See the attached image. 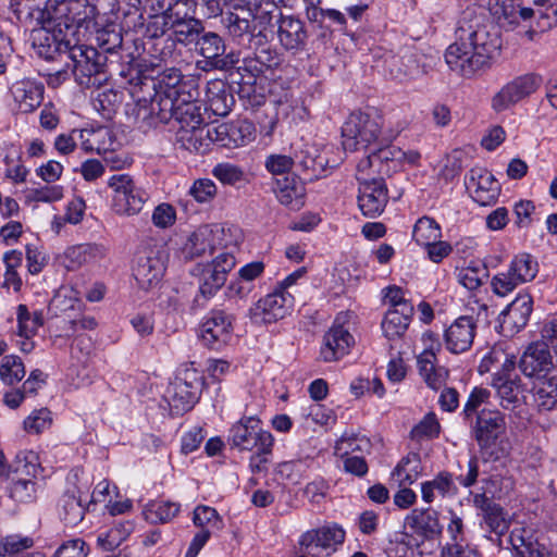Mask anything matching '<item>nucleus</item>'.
Returning a JSON list of instances; mask_svg holds the SVG:
<instances>
[{"instance_id": "obj_1", "label": "nucleus", "mask_w": 557, "mask_h": 557, "mask_svg": "<svg viewBox=\"0 0 557 557\" xmlns=\"http://www.w3.org/2000/svg\"><path fill=\"white\" fill-rule=\"evenodd\" d=\"M500 46L486 9L468 7L457 22L455 41L446 49L445 61L451 71L471 78L491 67Z\"/></svg>"}, {"instance_id": "obj_2", "label": "nucleus", "mask_w": 557, "mask_h": 557, "mask_svg": "<svg viewBox=\"0 0 557 557\" xmlns=\"http://www.w3.org/2000/svg\"><path fill=\"white\" fill-rule=\"evenodd\" d=\"M180 70L170 69L157 78L141 81L135 106L128 112L137 126L144 131L166 124L173 119L175 103L184 95L193 94L187 90Z\"/></svg>"}, {"instance_id": "obj_3", "label": "nucleus", "mask_w": 557, "mask_h": 557, "mask_svg": "<svg viewBox=\"0 0 557 557\" xmlns=\"http://www.w3.org/2000/svg\"><path fill=\"white\" fill-rule=\"evenodd\" d=\"M69 12L70 2L66 0H47L44 8H28L25 18L34 20L40 26L32 32V45L40 58L53 60L57 55H66L70 41L63 39L61 30L57 34L48 26H60Z\"/></svg>"}, {"instance_id": "obj_4", "label": "nucleus", "mask_w": 557, "mask_h": 557, "mask_svg": "<svg viewBox=\"0 0 557 557\" xmlns=\"http://www.w3.org/2000/svg\"><path fill=\"white\" fill-rule=\"evenodd\" d=\"M522 356L506 355L500 369L493 373L491 386L495 389L499 406L520 418L522 401Z\"/></svg>"}, {"instance_id": "obj_5", "label": "nucleus", "mask_w": 557, "mask_h": 557, "mask_svg": "<svg viewBox=\"0 0 557 557\" xmlns=\"http://www.w3.org/2000/svg\"><path fill=\"white\" fill-rule=\"evenodd\" d=\"M203 386V375L194 367V363L185 364L178 369L163 397L173 414H182L193 409L198 403Z\"/></svg>"}, {"instance_id": "obj_6", "label": "nucleus", "mask_w": 557, "mask_h": 557, "mask_svg": "<svg viewBox=\"0 0 557 557\" xmlns=\"http://www.w3.org/2000/svg\"><path fill=\"white\" fill-rule=\"evenodd\" d=\"M66 57L71 60L72 73L76 83L90 88L100 86L107 57L94 47L85 45L70 46Z\"/></svg>"}, {"instance_id": "obj_7", "label": "nucleus", "mask_w": 557, "mask_h": 557, "mask_svg": "<svg viewBox=\"0 0 557 557\" xmlns=\"http://www.w3.org/2000/svg\"><path fill=\"white\" fill-rule=\"evenodd\" d=\"M108 187L112 189V209L119 215L138 214L148 200V194L128 174L112 175Z\"/></svg>"}, {"instance_id": "obj_8", "label": "nucleus", "mask_w": 557, "mask_h": 557, "mask_svg": "<svg viewBox=\"0 0 557 557\" xmlns=\"http://www.w3.org/2000/svg\"><path fill=\"white\" fill-rule=\"evenodd\" d=\"M381 117L364 112H352L342 127L343 147L347 151L367 148L381 133Z\"/></svg>"}, {"instance_id": "obj_9", "label": "nucleus", "mask_w": 557, "mask_h": 557, "mask_svg": "<svg viewBox=\"0 0 557 557\" xmlns=\"http://www.w3.org/2000/svg\"><path fill=\"white\" fill-rule=\"evenodd\" d=\"M228 443L240 451H253L258 447L273 446L274 438L269 431L261 426V421L247 417L236 422L228 432Z\"/></svg>"}, {"instance_id": "obj_10", "label": "nucleus", "mask_w": 557, "mask_h": 557, "mask_svg": "<svg viewBox=\"0 0 557 557\" xmlns=\"http://www.w3.org/2000/svg\"><path fill=\"white\" fill-rule=\"evenodd\" d=\"M294 306V297L290 293H281L274 289L272 293L253 302L248 309V318L256 325L275 323L284 319Z\"/></svg>"}, {"instance_id": "obj_11", "label": "nucleus", "mask_w": 557, "mask_h": 557, "mask_svg": "<svg viewBox=\"0 0 557 557\" xmlns=\"http://www.w3.org/2000/svg\"><path fill=\"white\" fill-rule=\"evenodd\" d=\"M384 67L391 78L405 83L429 74L433 65L425 55L406 51L404 54L387 55L384 59Z\"/></svg>"}, {"instance_id": "obj_12", "label": "nucleus", "mask_w": 557, "mask_h": 557, "mask_svg": "<svg viewBox=\"0 0 557 557\" xmlns=\"http://www.w3.org/2000/svg\"><path fill=\"white\" fill-rule=\"evenodd\" d=\"M164 271L163 253L160 249L148 247L137 251L133 275L140 288L148 290L156 287Z\"/></svg>"}, {"instance_id": "obj_13", "label": "nucleus", "mask_w": 557, "mask_h": 557, "mask_svg": "<svg viewBox=\"0 0 557 557\" xmlns=\"http://www.w3.org/2000/svg\"><path fill=\"white\" fill-rule=\"evenodd\" d=\"M233 320L224 309H212L200 326L199 336L203 344L215 350L225 346L232 337Z\"/></svg>"}, {"instance_id": "obj_14", "label": "nucleus", "mask_w": 557, "mask_h": 557, "mask_svg": "<svg viewBox=\"0 0 557 557\" xmlns=\"http://www.w3.org/2000/svg\"><path fill=\"white\" fill-rule=\"evenodd\" d=\"M210 143L225 148L246 146L255 139V126L247 120H237L208 127Z\"/></svg>"}, {"instance_id": "obj_15", "label": "nucleus", "mask_w": 557, "mask_h": 557, "mask_svg": "<svg viewBox=\"0 0 557 557\" xmlns=\"http://www.w3.org/2000/svg\"><path fill=\"white\" fill-rule=\"evenodd\" d=\"M465 185L471 198L481 206L494 205L500 194L497 180L482 166H474L469 171Z\"/></svg>"}, {"instance_id": "obj_16", "label": "nucleus", "mask_w": 557, "mask_h": 557, "mask_svg": "<svg viewBox=\"0 0 557 557\" xmlns=\"http://www.w3.org/2000/svg\"><path fill=\"white\" fill-rule=\"evenodd\" d=\"M535 8H524V34L532 41L557 25V0H533Z\"/></svg>"}, {"instance_id": "obj_17", "label": "nucleus", "mask_w": 557, "mask_h": 557, "mask_svg": "<svg viewBox=\"0 0 557 557\" xmlns=\"http://www.w3.org/2000/svg\"><path fill=\"white\" fill-rule=\"evenodd\" d=\"M387 202L388 189L382 177L360 181L358 207L364 216L376 218L381 215Z\"/></svg>"}, {"instance_id": "obj_18", "label": "nucleus", "mask_w": 557, "mask_h": 557, "mask_svg": "<svg viewBox=\"0 0 557 557\" xmlns=\"http://www.w3.org/2000/svg\"><path fill=\"white\" fill-rule=\"evenodd\" d=\"M345 531L337 527H324L304 533L299 540L300 550L310 556H320L324 550L342 544Z\"/></svg>"}, {"instance_id": "obj_19", "label": "nucleus", "mask_w": 557, "mask_h": 557, "mask_svg": "<svg viewBox=\"0 0 557 557\" xmlns=\"http://www.w3.org/2000/svg\"><path fill=\"white\" fill-rule=\"evenodd\" d=\"M505 425L503 413L497 409H482L470 424L474 438L481 447L496 441Z\"/></svg>"}, {"instance_id": "obj_20", "label": "nucleus", "mask_w": 557, "mask_h": 557, "mask_svg": "<svg viewBox=\"0 0 557 557\" xmlns=\"http://www.w3.org/2000/svg\"><path fill=\"white\" fill-rule=\"evenodd\" d=\"M354 336L336 322L324 334L320 357L324 362H334L346 356L354 345Z\"/></svg>"}, {"instance_id": "obj_21", "label": "nucleus", "mask_w": 557, "mask_h": 557, "mask_svg": "<svg viewBox=\"0 0 557 557\" xmlns=\"http://www.w3.org/2000/svg\"><path fill=\"white\" fill-rule=\"evenodd\" d=\"M475 330L476 324L472 317L458 318L445 331L446 348L453 354L468 350L472 346Z\"/></svg>"}, {"instance_id": "obj_22", "label": "nucleus", "mask_w": 557, "mask_h": 557, "mask_svg": "<svg viewBox=\"0 0 557 557\" xmlns=\"http://www.w3.org/2000/svg\"><path fill=\"white\" fill-rule=\"evenodd\" d=\"M107 249L98 244H81L65 249L61 256V263L69 270L75 271L81 267L102 260Z\"/></svg>"}, {"instance_id": "obj_23", "label": "nucleus", "mask_w": 557, "mask_h": 557, "mask_svg": "<svg viewBox=\"0 0 557 557\" xmlns=\"http://www.w3.org/2000/svg\"><path fill=\"white\" fill-rule=\"evenodd\" d=\"M307 32L304 22L294 15H280L277 20V38L287 50L299 49L305 46Z\"/></svg>"}, {"instance_id": "obj_24", "label": "nucleus", "mask_w": 557, "mask_h": 557, "mask_svg": "<svg viewBox=\"0 0 557 557\" xmlns=\"http://www.w3.org/2000/svg\"><path fill=\"white\" fill-rule=\"evenodd\" d=\"M436 356L432 350H424L417 358L420 376L431 389L438 391L449 376L448 370L436 363Z\"/></svg>"}, {"instance_id": "obj_25", "label": "nucleus", "mask_w": 557, "mask_h": 557, "mask_svg": "<svg viewBox=\"0 0 557 557\" xmlns=\"http://www.w3.org/2000/svg\"><path fill=\"white\" fill-rule=\"evenodd\" d=\"M234 97L230 87L222 79H213L207 83L206 104L214 115L225 116L234 104Z\"/></svg>"}, {"instance_id": "obj_26", "label": "nucleus", "mask_w": 557, "mask_h": 557, "mask_svg": "<svg viewBox=\"0 0 557 557\" xmlns=\"http://www.w3.org/2000/svg\"><path fill=\"white\" fill-rule=\"evenodd\" d=\"M11 92L17 108L23 113L34 111L42 101L44 86L33 81L24 79L14 83Z\"/></svg>"}, {"instance_id": "obj_27", "label": "nucleus", "mask_w": 557, "mask_h": 557, "mask_svg": "<svg viewBox=\"0 0 557 557\" xmlns=\"http://www.w3.org/2000/svg\"><path fill=\"white\" fill-rule=\"evenodd\" d=\"M490 14L493 15L500 27L513 30L520 25L522 18V0H490Z\"/></svg>"}, {"instance_id": "obj_28", "label": "nucleus", "mask_w": 557, "mask_h": 557, "mask_svg": "<svg viewBox=\"0 0 557 557\" xmlns=\"http://www.w3.org/2000/svg\"><path fill=\"white\" fill-rule=\"evenodd\" d=\"M196 96V91L190 95H184L181 101L175 103L173 117L178 123V128L210 127V125L203 122L200 106L195 101Z\"/></svg>"}, {"instance_id": "obj_29", "label": "nucleus", "mask_w": 557, "mask_h": 557, "mask_svg": "<svg viewBox=\"0 0 557 557\" xmlns=\"http://www.w3.org/2000/svg\"><path fill=\"white\" fill-rule=\"evenodd\" d=\"M214 240L215 233L207 225L200 226L183 246V255L186 259L212 256L216 250Z\"/></svg>"}, {"instance_id": "obj_30", "label": "nucleus", "mask_w": 557, "mask_h": 557, "mask_svg": "<svg viewBox=\"0 0 557 557\" xmlns=\"http://www.w3.org/2000/svg\"><path fill=\"white\" fill-rule=\"evenodd\" d=\"M273 190L282 205L294 210H299L305 203L306 189L302 182L296 177L277 178Z\"/></svg>"}, {"instance_id": "obj_31", "label": "nucleus", "mask_w": 557, "mask_h": 557, "mask_svg": "<svg viewBox=\"0 0 557 557\" xmlns=\"http://www.w3.org/2000/svg\"><path fill=\"white\" fill-rule=\"evenodd\" d=\"M530 393L539 410H552L557 405V376L536 375Z\"/></svg>"}, {"instance_id": "obj_32", "label": "nucleus", "mask_w": 557, "mask_h": 557, "mask_svg": "<svg viewBox=\"0 0 557 557\" xmlns=\"http://www.w3.org/2000/svg\"><path fill=\"white\" fill-rule=\"evenodd\" d=\"M196 51L205 58L202 62H198V67L209 70L213 67L216 59L224 54L226 45L224 39L214 32H205L200 35L195 44Z\"/></svg>"}, {"instance_id": "obj_33", "label": "nucleus", "mask_w": 557, "mask_h": 557, "mask_svg": "<svg viewBox=\"0 0 557 557\" xmlns=\"http://www.w3.org/2000/svg\"><path fill=\"white\" fill-rule=\"evenodd\" d=\"M553 357L545 342H535L524 351V375L536 376L540 372L549 371Z\"/></svg>"}, {"instance_id": "obj_34", "label": "nucleus", "mask_w": 557, "mask_h": 557, "mask_svg": "<svg viewBox=\"0 0 557 557\" xmlns=\"http://www.w3.org/2000/svg\"><path fill=\"white\" fill-rule=\"evenodd\" d=\"M412 315L413 313H410L407 306L401 311L387 310L381 322L383 335L389 342L401 339L409 327Z\"/></svg>"}, {"instance_id": "obj_35", "label": "nucleus", "mask_w": 557, "mask_h": 557, "mask_svg": "<svg viewBox=\"0 0 557 557\" xmlns=\"http://www.w3.org/2000/svg\"><path fill=\"white\" fill-rule=\"evenodd\" d=\"M222 24L228 35L238 44L250 42L255 37L256 26L250 17H242L237 13L226 12L222 15Z\"/></svg>"}, {"instance_id": "obj_36", "label": "nucleus", "mask_w": 557, "mask_h": 557, "mask_svg": "<svg viewBox=\"0 0 557 557\" xmlns=\"http://www.w3.org/2000/svg\"><path fill=\"white\" fill-rule=\"evenodd\" d=\"M407 522L418 534L426 539H433L442 532L437 512L431 509L413 510Z\"/></svg>"}, {"instance_id": "obj_37", "label": "nucleus", "mask_w": 557, "mask_h": 557, "mask_svg": "<svg viewBox=\"0 0 557 557\" xmlns=\"http://www.w3.org/2000/svg\"><path fill=\"white\" fill-rule=\"evenodd\" d=\"M207 132L208 127L178 128L176 131L175 141L185 150L205 152L211 144Z\"/></svg>"}, {"instance_id": "obj_38", "label": "nucleus", "mask_w": 557, "mask_h": 557, "mask_svg": "<svg viewBox=\"0 0 557 557\" xmlns=\"http://www.w3.org/2000/svg\"><path fill=\"white\" fill-rule=\"evenodd\" d=\"M457 488L449 472H440L433 480L426 481L421 485L422 499L432 503L435 499V493L442 496L456 494Z\"/></svg>"}, {"instance_id": "obj_39", "label": "nucleus", "mask_w": 557, "mask_h": 557, "mask_svg": "<svg viewBox=\"0 0 557 557\" xmlns=\"http://www.w3.org/2000/svg\"><path fill=\"white\" fill-rule=\"evenodd\" d=\"M234 9L246 10L250 21L256 26L255 37H265L264 32L272 24V10L262 8L260 1L255 0L253 2L247 1L244 4H235Z\"/></svg>"}, {"instance_id": "obj_40", "label": "nucleus", "mask_w": 557, "mask_h": 557, "mask_svg": "<svg viewBox=\"0 0 557 557\" xmlns=\"http://www.w3.org/2000/svg\"><path fill=\"white\" fill-rule=\"evenodd\" d=\"M520 270V264L515 259L506 272L495 275L492 280L494 293L503 297L511 293L522 282Z\"/></svg>"}, {"instance_id": "obj_41", "label": "nucleus", "mask_w": 557, "mask_h": 557, "mask_svg": "<svg viewBox=\"0 0 557 557\" xmlns=\"http://www.w3.org/2000/svg\"><path fill=\"white\" fill-rule=\"evenodd\" d=\"M371 442L364 435L354 432H345L335 444V454L341 457L354 456V453H367L371 450Z\"/></svg>"}, {"instance_id": "obj_42", "label": "nucleus", "mask_w": 557, "mask_h": 557, "mask_svg": "<svg viewBox=\"0 0 557 557\" xmlns=\"http://www.w3.org/2000/svg\"><path fill=\"white\" fill-rule=\"evenodd\" d=\"M61 518L69 525H77L85 516L86 507L83 505L82 497L74 493H65L61 500Z\"/></svg>"}, {"instance_id": "obj_43", "label": "nucleus", "mask_w": 557, "mask_h": 557, "mask_svg": "<svg viewBox=\"0 0 557 557\" xmlns=\"http://www.w3.org/2000/svg\"><path fill=\"white\" fill-rule=\"evenodd\" d=\"M133 530L134 525L128 521L117 523L108 531L100 533L97 543L103 550L111 552L119 547L131 535Z\"/></svg>"}, {"instance_id": "obj_44", "label": "nucleus", "mask_w": 557, "mask_h": 557, "mask_svg": "<svg viewBox=\"0 0 557 557\" xmlns=\"http://www.w3.org/2000/svg\"><path fill=\"white\" fill-rule=\"evenodd\" d=\"M181 506L170 500H154L145 509L146 520L150 523H166L180 512Z\"/></svg>"}, {"instance_id": "obj_45", "label": "nucleus", "mask_w": 557, "mask_h": 557, "mask_svg": "<svg viewBox=\"0 0 557 557\" xmlns=\"http://www.w3.org/2000/svg\"><path fill=\"white\" fill-rule=\"evenodd\" d=\"M521 98L522 78L518 77L505 85L500 91L494 96L492 107L495 111L500 112L519 102Z\"/></svg>"}, {"instance_id": "obj_46", "label": "nucleus", "mask_w": 557, "mask_h": 557, "mask_svg": "<svg viewBox=\"0 0 557 557\" xmlns=\"http://www.w3.org/2000/svg\"><path fill=\"white\" fill-rule=\"evenodd\" d=\"M458 282L469 290L478 289L487 278L488 270L480 261H472L457 273Z\"/></svg>"}, {"instance_id": "obj_47", "label": "nucleus", "mask_w": 557, "mask_h": 557, "mask_svg": "<svg viewBox=\"0 0 557 557\" xmlns=\"http://www.w3.org/2000/svg\"><path fill=\"white\" fill-rule=\"evenodd\" d=\"M440 225L429 216L420 218L413 227L412 238L420 246H428L441 238Z\"/></svg>"}, {"instance_id": "obj_48", "label": "nucleus", "mask_w": 557, "mask_h": 557, "mask_svg": "<svg viewBox=\"0 0 557 557\" xmlns=\"http://www.w3.org/2000/svg\"><path fill=\"white\" fill-rule=\"evenodd\" d=\"M26 374L22 359L15 355L4 356L0 363V380L5 385L21 382Z\"/></svg>"}, {"instance_id": "obj_49", "label": "nucleus", "mask_w": 557, "mask_h": 557, "mask_svg": "<svg viewBox=\"0 0 557 557\" xmlns=\"http://www.w3.org/2000/svg\"><path fill=\"white\" fill-rule=\"evenodd\" d=\"M519 297L520 295L518 294L515 300L507 305L499 314V329L504 336L513 337L521 331V325L518 321L522 318V312L520 308L517 307Z\"/></svg>"}, {"instance_id": "obj_50", "label": "nucleus", "mask_w": 557, "mask_h": 557, "mask_svg": "<svg viewBox=\"0 0 557 557\" xmlns=\"http://www.w3.org/2000/svg\"><path fill=\"white\" fill-rule=\"evenodd\" d=\"M17 334L21 337L30 338L44 325V314L40 311H35L30 314L25 305H20L17 307Z\"/></svg>"}, {"instance_id": "obj_51", "label": "nucleus", "mask_w": 557, "mask_h": 557, "mask_svg": "<svg viewBox=\"0 0 557 557\" xmlns=\"http://www.w3.org/2000/svg\"><path fill=\"white\" fill-rule=\"evenodd\" d=\"M203 30L202 22L190 16L173 29V40L184 46H189L197 42Z\"/></svg>"}, {"instance_id": "obj_52", "label": "nucleus", "mask_w": 557, "mask_h": 557, "mask_svg": "<svg viewBox=\"0 0 557 557\" xmlns=\"http://www.w3.org/2000/svg\"><path fill=\"white\" fill-rule=\"evenodd\" d=\"M420 473V457L416 453H410L404 457L394 469L393 474L397 476L400 484H412Z\"/></svg>"}, {"instance_id": "obj_53", "label": "nucleus", "mask_w": 557, "mask_h": 557, "mask_svg": "<svg viewBox=\"0 0 557 557\" xmlns=\"http://www.w3.org/2000/svg\"><path fill=\"white\" fill-rule=\"evenodd\" d=\"M193 522L200 530H208L210 533L218 532L223 528L218 511L209 506H197L194 510Z\"/></svg>"}, {"instance_id": "obj_54", "label": "nucleus", "mask_w": 557, "mask_h": 557, "mask_svg": "<svg viewBox=\"0 0 557 557\" xmlns=\"http://www.w3.org/2000/svg\"><path fill=\"white\" fill-rule=\"evenodd\" d=\"M30 476L13 478L8 487L9 496L20 503H28L35 498L36 483Z\"/></svg>"}, {"instance_id": "obj_55", "label": "nucleus", "mask_w": 557, "mask_h": 557, "mask_svg": "<svg viewBox=\"0 0 557 557\" xmlns=\"http://www.w3.org/2000/svg\"><path fill=\"white\" fill-rule=\"evenodd\" d=\"M491 395V391L482 386H475L471 391L461 412L467 423L472 424V420L480 412L478 411L479 407L488 403Z\"/></svg>"}, {"instance_id": "obj_56", "label": "nucleus", "mask_w": 557, "mask_h": 557, "mask_svg": "<svg viewBox=\"0 0 557 557\" xmlns=\"http://www.w3.org/2000/svg\"><path fill=\"white\" fill-rule=\"evenodd\" d=\"M40 470L38 455L33 450H21L13 462V471L16 474L35 478Z\"/></svg>"}, {"instance_id": "obj_57", "label": "nucleus", "mask_w": 557, "mask_h": 557, "mask_svg": "<svg viewBox=\"0 0 557 557\" xmlns=\"http://www.w3.org/2000/svg\"><path fill=\"white\" fill-rule=\"evenodd\" d=\"M225 282L226 278L222 274L206 264L199 277V290L203 297L209 298L212 297Z\"/></svg>"}, {"instance_id": "obj_58", "label": "nucleus", "mask_w": 557, "mask_h": 557, "mask_svg": "<svg viewBox=\"0 0 557 557\" xmlns=\"http://www.w3.org/2000/svg\"><path fill=\"white\" fill-rule=\"evenodd\" d=\"M212 175L224 185L234 186L245 180L244 170L233 163H218L212 169Z\"/></svg>"}, {"instance_id": "obj_59", "label": "nucleus", "mask_w": 557, "mask_h": 557, "mask_svg": "<svg viewBox=\"0 0 557 557\" xmlns=\"http://www.w3.org/2000/svg\"><path fill=\"white\" fill-rule=\"evenodd\" d=\"M401 149L396 146H386L374 151V159H377V172L387 173L389 170H399V157Z\"/></svg>"}, {"instance_id": "obj_60", "label": "nucleus", "mask_w": 557, "mask_h": 557, "mask_svg": "<svg viewBox=\"0 0 557 557\" xmlns=\"http://www.w3.org/2000/svg\"><path fill=\"white\" fill-rule=\"evenodd\" d=\"M440 423L434 412H429L424 418L413 426L410 431V437L413 441H422L433 438L440 434Z\"/></svg>"}, {"instance_id": "obj_61", "label": "nucleus", "mask_w": 557, "mask_h": 557, "mask_svg": "<svg viewBox=\"0 0 557 557\" xmlns=\"http://www.w3.org/2000/svg\"><path fill=\"white\" fill-rule=\"evenodd\" d=\"M482 519L485 528L490 532L495 533L497 537L503 536L504 532L509 528V523L504 517L503 509L497 504L494 507H487L482 515Z\"/></svg>"}, {"instance_id": "obj_62", "label": "nucleus", "mask_w": 557, "mask_h": 557, "mask_svg": "<svg viewBox=\"0 0 557 557\" xmlns=\"http://www.w3.org/2000/svg\"><path fill=\"white\" fill-rule=\"evenodd\" d=\"M52 423L51 412L47 408L34 410L23 422L24 430L29 434H39Z\"/></svg>"}, {"instance_id": "obj_63", "label": "nucleus", "mask_w": 557, "mask_h": 557, "mask_svg": "<svg viewBox=\"0 0 557 557\" xmlns=\"http://www.w3.org/2000/svg\"><path fill=\"white\" fill-rule=\"evenodd\" d=\"M414 544L411 543V537L407 534L396 536L389 541L386 547L388 557H414Z\"/></svg>"}, {"instance_id": "obj_64", "label": "nucleus", "mask_w": 557, "mask_h": 557, "mask_svg": "<svg viewBox=\"0 0 557 557\" xmlns=\"http://www.w3.org/2000/svg\"><path fill=\"white\" fill-rule=\"evenodd\" d=\"M89 548L84 540L73 539L64 542L53 557H87Z\"/></svg>"}]
</instances>
